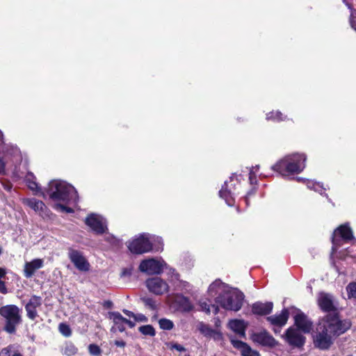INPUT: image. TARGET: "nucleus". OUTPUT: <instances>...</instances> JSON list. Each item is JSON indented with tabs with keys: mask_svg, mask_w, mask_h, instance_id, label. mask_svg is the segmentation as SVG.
Segmentation results:
<instances>
[{
	"mask_svg": "<svg viewBox=\"0 0 356 356\" xmlns=\"http://www.w3.org/2000/svg\"><path fill=\"white\" fill-rule=\"evenodd\" d=\"M0 356H22L21 353L13 346L3 348L0 351Z\"/></svg>",
	"mask_w": 356,
	"mask_h": 356,
	"instance_id": "obj_31",
	"label": "nucleus"
},
{
	"mask_svg": "<svg viewBox=\"0 0 356 356\" xmlns=\"http://www.w3.org/2000/svg\"><path fill=\"white\" fill-rule=\"evenodd\" d=\"M168 270V275L170 277L171 281H177L179 280V274L176 271V270L172 267H170L168 265V268H165Z\"/></svg>",
	"mask_w": 356,
	"mask_h": 356,
	"instance_id": "obj_37",
	"label": "nucleus"
},
{
	"mask_svg": "<svg viewBox=\"0 0 356 356\" xmlns=\"http://www.w3.org/2000/svg\"><path fill=\"white\" fill-rule=\"evenodd\" d=\"M343 3H346V5L348 7V8L351 9V6H350V4H349V3H348L346 2V0H343Z\"/></svg>",
	"mask_w": 356,
	"mask_h": 356,
	"instance_id": "obj_55",
	"label": "nucleus"
},
{
	"mask_svg": "<svg viewBox=\"0 0 356 356\" xmlns=\"http://www.w3.org/2000/svg\"><path fill=\"white\" fill-rule=\"evenodd\" d=\"M220 325L216 323V328L211 327L209 324L199 321L196 324V330L206 339H213L215 341H221L223 339Z\"/></svg>",
	"mask_w": 356,
	"mask_h": 356,
	"instance_id": "obj_8",
	"label": "nucleus"
},
{
	"mask_svg": "<svg viewBox=\"0 0 356 356\" xmlns=\"http://www.w3.org/2000/svg\"><path fill=\"white\" fill-rule=\"evenodd\" d=\"M77 351V348L72 343L67 344L64 350L65 353L69 356L76 354Z\"/></svg>",
	"mask_w": 356,
	"mask_h": 356,
	"instance_id": "obj_39",
	"label": "nucleus"
},
{
	"mask_svg": "<svg viewBox=\"0 0 356 356\" xmlns=\"http://www.w3.org/2000/svg\"><path fill=\"white\" fill-rule=\"evenodd\" d=\"M350 326L349 321H341L337 314H327L319 320L312 333L314 346L321 350L329 348L334 338L343 334Z\"/></svg>",
	"mask_w": 356,
	"mask_h": 356,
	"instance_id": "obj_1",
	"label": "nucleus"
},
{
	"mask_svg": "<svg viewBox=\"0 0 356 356\" xmlns=\"http://www.w3.org/2000/svg\"><path fill=\"white\" fill-rule=\"evenodd\" d=\"M85 222L92 231L97 234H102L107 229L106 219L97 214H90L86 218Z\"/></svg>",
	"mask_w": 356,
	"mask_h": 356,
	"instance_id": "obj_12",
	"label": "nucleus"
},
{
	"mask_svg": "<svg viewBox=\"0 0 356 356\" xmlns=\"http://www.w3.org/2000/svg\"><path fill=\"white\" fill-rule=\"evenodd\" d=\"M68 257L79 270L87 272L90 270V263L79 250L70 248L68 250Z\"/></svg>",
	"mask_w": 356,
	"mask_h": 356,
	"instance_id": "obj_11",
	"label": "nucleus"
},
{
	"mask_svg": "<svg viewBox=\"0 0 356 356\" xmlns=\"http://www.w3.org/2000/svg\"><path fill=\"white\" fill-rule=\"evenodd\" d=\"M259 170V166L256 165L254 167H252L250 170V176L249 179L251 184H255L257 182L256 180V174Z\"/></svg>",
	"mask_w": 356,
	"mask_h": 356,
	"instance_id": "obj_40",
	"label": "nucleus"
},
{
	"mask_svg": "<svg viewBox=\"0 0 356 356\" xmlns=\"http://www.w3.org/2000/svg\"><path fill=\"white\" fill-rule=\"evenodd\" d=\"M145 286L149 292L157 296L165 294L170 291L169 284L160 277L148 278L145 281Z\"/></svg>",
	"mask_w": 356,
	"mask_h": 356,
	"instance_id": "obj_9",
	"label": "nucleus"
},
{
	"mask_svg": "<svg viewBox=\"0 0 356 356\" xmlns=\"http://www.w3.org/2000/svg\"><path fill=\"white\" fill-rule=\"evenodd\" d=\"M159 325L160 328L163 330H171L174 327L173 322L171 320L165 318L159 319Z\"/></svg>",
	"mask_w": 356,
	"mask_h": 356,
	"instance_id": "obj_33",
	"label": "nucleus"
},
{
	"mask_svg": "<svg viewBox=\"0 0 356 356\" xmlns=\"http://www.w3.org/2000/svg\"><path fill=\"white\" fill-rule=\"evenodd\" d=\"M179 281V288L181 289V290H185L186 291H189L191 289V284L186 282V281H182V280H178Z\"/></svg>",
	"mask_w": 356,
	"mask_h": 356,
	"instance_id": "obj_42",
	"label": "nucleus"
},
{
	"mask_svg": "<svg viewBox=\"0 0 356 356\" xmlns=\"http://www.w3.org/2000/svg\"><path fill=\"white\" fill-rule=\"evenodd\" d=\"M273 303L271 302H256L253 304L252 310V312L258 315H266L271 312L273 309Z\"/></svg>",
	"mask_w": 356,
	"mask_h": 356,
	"instance_id": "obj_26",
	"label": "nucleus"
},
{
	"mask_svg": "<svg viewBox=\"0 0 356 356\" xmlns=\"http://www.w3.org/2000/svg\"><path fill=\"white\" fill-rule=\"evenodd\" d=\"M235 185L236 180L230 177L229 181H225L222 188L219 191L220 197L225 200L228 206H232L234 204V193Z\"/></svg>",
	"mask_w": 356,
	"mask_h": 356,
	"instance_id": "obj_13",
	"label": "nucleus"
},
{
	"mask_svg": "<svg viewBox=\"0 0 356 356\" xmlns=\"http://www.w3.org/2000/svg\"><path fill=\"white\" fill-rule=\"evenodd\" d=\"M114 343L115 346H117L118 347H122V348L124 347L126 345V343L122 340H120V341L116 340V341H115Z\"/></svg>",
	"mask_w": 356,
	"mask_h": 356,
	"instance_id": "obj_49",
	"label": "nucleus"
},
{
	"mask_svg": "<svg viewBox=\"0 0 356 356\" xmlns=\"http://www.w3.org/2000/svg\"><path fill=\"white\" fill-rule=\"evenodd\" d=\"M44 266L42 259H34L31 261L26 262L24 268V275L26 278L31 277L35 271Z\"/></svg>",
	"mask_w": 356,
	"mask_h": 356,
	"instance_id": "obj_19",
	"label": "nucleus"
},
{
	"mask_svg": "<svg viewBox=\"0 0 356 356\" xmlns=\"http://www.w3.org/2000/svg\"><path fill=\"white\" fill-rule=\"evenodd\" d=\"M306 186L308 188L318 192L320 194H323V192L325 191V188L319 182H315L312 180L305 181Z\"/></svg>",
	"mask_w": 356,
	"mask_h": 356,
	"instance_id": "obj_29",
	"label": "nucleus"
},
{
	"mask_svg": "<svg viewBox=\"0 0 356 356\" xmlns=\"http://www.w3.org/2000/svg\"><path fill=\"white\" fill-rule=\"evenodd\" d=\"M251 339L261 346L273 348L277 344V341L267 331L261 330L252 334Z\"/></svg>",
	"mask_w": 356,
	"mask_h": 356,
	"instance_id": "obj_14",
	"label": "nucleus"
},
{
	"mask_svg": "<svg viewBox=\"0 0 356 356\" xmlns=\"http://www.w3.org/2000/svg\"><path fill=\"white\" fill-rule=\"evenodd\" d=\"M163 245L161 237L144 233L132 239L129 243L128 248L132 253L143 254L151 251H161Z\"/></svg>",
	"mask_w": 356,
	"mask_h": 356,
	"instance_id": "obj_4",
	"label": "nucleus"
},
{
	"mask_svg": "<svg viewBox=\"0 0 356 356\" xmlns=\"http://www.w3.org/2000/svg\"><path fill=\"white\" fill-rule=\"evenodd\" d=\"M9 154L7 153L4 156L0 155V175L6 173V166L8 163Z\"/></svg>",
	"mask_w": 356,
	"mask_h": 356,
	"instance_id": "obj_36",
	"label": "nucleus"
},
{
	"mask_svg": "<svg viewBox=\"0 0 356 356\" xmlns=\"http://www.w3.org/2000/svg\"><path fill=\"white\" fill-rule=\"evenodd\" d=\"M123 312H124V313L126 315H127V316H129V317H134V315H135L134 313H132L131 312H129V311H128V310H124Z\"/></svg>",
	"mask_w": 356,
	"mask_h": 356,
	"instance_id": "obj_51",
	"label": "nucleus"
},
{
	"mask_svg": "<svg viewBox=\"0 0 356 356\" xmlns=\"http://www.w3.org/2000/svg\"><path fill=\"white\" fill-rule=\"evenodd\" d=\"M0 314L6 321L5 330L14 332L21 321L19 309L16 305H8L0 308Z\"/></svg>",
	"mask_w": 356,
	"mask_h": 356,
	"instance_id": "obj_6",
	"label": "nucleus"
},
{
	"mask_svg": "<svg viewBox=\"0 0 356 356\" xmlns=\"http://www.w3.org/2000/svg\"><path fill=\"white\" fill-rule=\"evenodd\" d=\"M294 321L298 330L302 332L309 333L312 330V323L303 313L298 312L294 316Z\"/></svg>",
	"mask_w": 356,
	"mask_h": 356,
	"instance_id": "obj_18",
	"label": "nucleus"
},
{
	"mask_svg": "<svg viewBox=\"0 0 356 356\" xmlns=\"http://www.w3.org/2000/svg\"><path fill=\"white\" fill-rule=\"evenodd\" d=\"M0 292L3 294L7 293V289L3 281H0Z\"/></svg>",
	"mask_w": 356,
	"mask_h": 356,
	"instance_id": "obj_48",
	"label": "nucleus"
},
{
	"mask_svg": "<svg viewBox=\"0 0 356 356\" xmlns=\"http://www.w3.org/2000/svg\"><path fill=\"white\" fill-rule=\"evenodd\" d=\"M168 264L161 258H148L140 263L138 269L140 272L149 275H161Z\"/></svg>",
	"mask_w": 356,
	"mask_h": 356,
	"instance_id": "obj_7",
	"label": "nucleus"
},
{
	"mask_svg": "<svg viewBox=\"0 0 356 356\" xmlns=\"http://www.w3.org/2000/svg\"><path fill=\"white\" fill-rule=\"evenodd\" d=\"M58 329L60 332L65 337H70L72 334L70 326L65 323H60Z\"/></svg>",
	"mask_w": 356,
	"mask_h": 356,
	"instance_id": "obj_38",
	"label": "nucleus"
},
{
	"mask_svg": "<svg viewBox=\"0 0 356 356\" xmlns=\"http://www.w3.org/2000/svg\"><path fill=\"white\" fill-rule=\"evenodd\" d=\"M350 23L351 27L356 31V13H351Z\"/></svg>",
	"mask_w": 356,
	"mask_h": 356,
	"instance_id": "obj_43",
	"label": "nucleus"
},
{
	"mask_svg": "<svg viewBox=\"0 0 356 356\" xmlns=\"http://www.w3.org/2000/svg\"><path fill=\"white\" fill-rule=\"evenodd\" d=\"M297 179H298V181H306L303 178H300V177L298 178Z\"/></svg>",
	"mask_w": 356,
	"mask_h": 356,
	"instance_id": "obj_56",
	"label": "nucleus"
},
{
	"mask_svg": "<svg viewBox=\"0 0 356 356\" xmlns=\"http://www.w3.org/2000/svg\"><path fill=\"white\" fill-rule=\"evenodd\" d=\"M172 298H173V297H172V296H167V302H168L169 304H171V303H172Z\"/></svg>",
	"mask_w": 356,
	"mask_h": 356,
	"instance_id": "obj_53",
	"label": "nucleus"
},
{
	"mask_svg": "<svg viewBox=\"0 0 356 356\" xmlns=\"http://www.w3.org/2000/svg\"><path fill=\"white\" fill-rule=\"evenodd\" d=\"M306 160L307 156L303 153L289 154L277 161L271 168L282 177L289 178L303 171Z\"/></svg>",
	"mask_w": 356,
	"mask_h": 356,
	"instance_id": "obj_3",
	"label": "nucleus"
},
{
	"mask_svg": "<svg viewBox=\"0 0 356 356\" xmlns=\"http://www.w3.org/2000/svg\"><path fill=\"white\" fill-rule=\"evenodd\" d=\"M284 337L289 344L296 347H301L305 342V337L294 327L287 329Z\"/></svg>",
	"mask_w": 356,
	"mask_h": 356,
	"instance_id": "obj_15",
	"label": "nucleus"
},
{
	"mask_svg": "<svg viewBox=\"0 0 356 356\" xmlns=\"http://www.w3.org/2000/svg\"><path fill=\"white\" fill-rule=\"evenodd\" d=\"M175 299L178 302L181 309L184 312H190L193 309V305L188 298L180 294H176Z\"/></svg>",
	"mask_w": 356,
	"mask_h": 356,
	"instance_id": "obj_27",
	"label": "nucleus"
},
{
	"mask_svg": "<svg viewBox=\"0 0 356 356\" xmlns=\"http://www.w3.org/2000/svg\"><path fill=\"white\" fill-rule=\"evenodd\" d=\"M139 331L144 335L154 337L156 334L155 330L151 325L140 326Z\"/></svg>",
	"mask_w": 356,
	"mask_h": 356,
	"instance_id": "obj_35",
	"label": "nucleus"
},
{
	"mask_svg": "<svg viewBox=\"0 0 356 356\" xmlns=\"http://www.w3.org/2000/svg\"><path fill=\"white\" fill-rule=\"evenodd\" d=\"M318 304L320 308L325 312L331 311L334 307L332 296L323 292L318 296Z\"/></svg>",
	"mask_w": 356,
	"mask_h": 356,
	"instance_id": "obj_22",
	"label": "nucleus"
},
{
	"mask_svg": "<svg viewBox=\"0 0 356 356\" xmlns=\"http://www.w3.org/2000/svg\"><path fill=\"white\" fill-rule=\"evenodd\" d=\"M199 310L207 314L211 312L217 314L219 312V305L218 304H212L211 300L207 298H202L198 301Z\"/></svg>",
	"mask_w": 356,
	"mask_h": 356,
	"instance_id": "obj_23",
	"label": "nucleus"
},
{
	"mask_svg": "<svg viewBox=\"0 0 356 356\" xmlns=\"http://www.w3.org/2000/svg\"><path fill=\"white\" fill-rule=\"evenodd\" d=\"M13 157L16 162L21 160V156L19 154V149L17 148L13 149Z\"/></svg>",
	"mask_w": 356,
	"mask_h": 356,
	"instance_id": "obj_44",
	"label": "nucleus"
},
{
	"mask_svg": "<svg viewBox=\"0 0 356 356\" xmlns=\"http://www.w3.org/2000/svg\"><path fill=\"white\" fill-rule=\"evenodd\" d=\"M130 274H131L130 271L127 270H124L122 273V275H124V276L127 275H130Z\"/></svg>",
	"mask_w": 356,
	"mask_h": 356,
	"instance_id": "obj_54",
	"label": "nucleus"
},
{
	"mask_svg": "<svg viewBox=\"0 0 356 356\" xmlns=\"http://www.w3.org/2000/svg\"><path fill=\"white\" fill-rule=\"evenodd\" d=\"M229 286L223 283L220 280H216L208 287L207 295L211 298H215V302L218 296H222Z\"/></svg>",
	"mask_w": 356,
	"mask_h": 356,
	"instance_id": "obj_17",
	"label": "nucleus"
},
{
	"mask_svg": "<svg viewBox=\"0 0 356 356\" xmlns=\"http://www.w3.org/2000/svg\"><path fill=\"white\" fill-rule=\"evenodd\" d=\"M1 137H2V133H1V131H0V138H1Z\"/></svg>",
	"mask_w": 356,
	"mask_h": 356,
	"instance_id": "obj_57",
	"label": "nucleus"
},
{
	"mask_svg": "<svg viewBox=\"0 0 356 356\" xmlns=\"http://www.w3.org/2000/svg\"><path fill=\"white\" fill-rule=\"evenodd\" d=\"M244 300L243 293L237 289L229 286L222 296H218L216 304L226 310L237 312L241 309Z\"/></svg>",
	"mask_w": 356,
	"mask_h": 356,
	"instance_id": "obj_5",
	"label": "nucleus"
},
{
	"mask_svg": "<svg viewBox=\"0 0 356 356\" xmlns=\"http://www.w3.org/2000/svg\"><path fill=\"white\" fill-rule=\"evenodd\" d=\"M46 193L55 202L54 208L62 213H73L69 205L76 204L78 201L77 191L73 186L61 180H52L49 183Z\"/></svg>",
	"mask_w": 356,
	"mask_h": 356,
	"instance_id": "obj_2",
	"label": "nucleus"
},
{
	"mask_svg": "<svg viewBox=\"0 0 356 356\" xmlns=\"http://www.w3.org/2000/svg\"><path fill=\"white\" fill-rule=\"evenodd\" d=\"M125 323L127 325H128L130 327H133L135 326V323L134 322H132V321H131L129 320H127V322H125Z\"/></svg>",
	"mask_w": 356,
	"mask_h": 356,
	"instance_id": "obj_52",
	"label": "nucleus"
},
{
	"mask_svg": "<svg viewBox=\"0 0 356 356\" xmlns=\"http://www.w3.org/2000/svg\"><path fill=\"white\" fill-rule=\"evenodd\" d=\"M348 299L356 301V282H350L346 287Z\"/></svg>",
	"mask_w": 356,
	"mask_h": 356,
	"instance_id": "obj_30",
	"label": "nucleus"
},
{
	"mask_svg": "<svg viewBox=\"0 0 356 356\" xmlns=\"http://www.w3.org/2000/svg\"><path fill=\"white\" fill-rule=\"evenodd\" d=\"M26 181L27 183L28 187L32 191H38L39 187L36 181H35V177L32 174H29L26 176Z\"/></svg>",
	"mask_w": 356,
	"mask_h": 356,
	"instance_id": "obj_34",
	"label": "nucleus"
},
{
	"mask_svg": "<svg viewBox=\"0 0 356 356\" xmlns=\"http://www.w3.org/2000/svg\"><path fill=\"white\" fill-rule=\"evenodd\" d=\"M134 318L137 321H141V322H146V321H147V317L143 315V314L134 315Z\"/></svg>",
	"mask_w": 356,
	"mask_h": 356,
	"instance_id": "obj_45",
	"label": "nucleus"
},
{
	"mask_svg": "<svg viewBox=\"0 0 356 356\" xmlns=\"http://www.w3.org/2000/svg\"><path fill=\"white\" fill-rule=\"evenodd\" d=\"M289 318V312L287 309H283L280 314L268 316L267 320L273 325L283 326Z\"/></svg>",
	"mask_w": 356,
	"mask_h": 356,
	"instance_id": "obj_25",
	"label": "nucleus"
},
{
	"mask_svg": "<svg viewBox=\"0 0 356 356\" xmlns=\"http://www.w3.org/2000/svg\"><path fill=\"white\" fill-rule=\"evenodd\" d=\"M42 305V299L40 297L33 296L31 298L29 302L26 305V310L28 317L34 320L38 316L37 308Z\"/></svg>",
	"mask_w": 356,
	"mask_h": 356,
	"instance_id": "obj_20",
	"label": "nucleus"
},
{
	"mask_svg": "<svg viewBox=\"0 0 356 356\" xmlns=\"http://www.w3.org/2000/svg\"><path fill=\"white\" fill-rule=\"evenodd\" d=\"M247 324L243 320L233 319L228 323V327L239 337H245Z\"/></svg>",
	"mask_w": 356,
	"mask_h": 356,
	"instance_id": "obj_24",
	"label": "nucleus"
},
{
	"mask_svg": "<svg viewBox=\"0 0 356 356\" xmlns=\"http://www.w3.org/2000/svg\"><path fill=\"white\" fill-rule=\"evenodd\" d=\"M233 346L240 350L242 356H259V353L252 349L247 343L234 339H231Z\"/></svg>",
	"mask_w": 356,
	"mask_h": 356,
	"instance_id": "obj_21",
	"label": "nucleus"
},
{
	"mask_svg": "<svg viewBox=\"0 0 356 356\" xmlns=\"http://www.w3.org/2000/svg\"><path fill=\"white\" fill-rule=\"evenodd\" d=\"M88 351L93 356H99L102 353L100 348L95 344H90Z\"/></svg>",
	"mask_w": 356,
	"mask_h": 356,
	"instance_id": "obj_41",
	"label": "nucleus"
},
{
	"mask_svg": "<svg viewBox=\"0 0 356 356\" xmlns=\"http://www.w3.org/2000/svg\"><path fill=\"white\" fill-rule=\"evenodd\" d=\"M6 270L4 268H0V281L6 275Z\"/></svg>",
	"mask_w": 356,
	"mask_h": 356,
	"instance_id": "obj_50",
	"label": "nucleus"
},
{
	"mask_svg": "<svg viewBox=\"0 0 356 356\" xmlns=\"http://www.w3.org/2000/svg\"><path fill=\"white\" fill-rule=\"evenodd\" d=\"M286 117L283 115V114L280 111H272L266 114V120H273L275 122H280L285 120Z\"/></svg>",
	"mask_w": 356,
	"mask_h": 356,
	"instance_id": "obj_32",
	"label": "nucleus"
},
{
	"mask_svg": "<svg viewBox=\"0 0 356 356\" xmlns=\"http://www.w3.org/2000/svg\"><path fill=\"white\" fill-rule=\"evenodd\" d=\"M22 202L25 205L32 209L42 218L49 216V211L42 201L35 197H31L24 199Z\"/></svg>",
	"mask_w": 356,
	"mask_h": 356,
	"instance_id": "obj_16",
	"label": "nucleus"
},
{
	"mask_svg": "<svg viewBox=\"0 0 356 356\" xmlns=\"http://www.w3.org/2000/svg\"><path fill=\"white\" fill-rule=\"evenodd\" d=\"M146 305H148L152 309H155V303L151 298H147L145 300Z\"/></svg>",
	"mask_w": 356,
	"mask_h": 356,
	"instance_id": "obj_46",
	"label": "nucleus"
},
{
	"mask_svg": "<svg viewBox=\"0 0 356 356\" xmlns=\"http://www.w3.org/2000/svg\"><path fill=\"white\" fill-rule=\"evenodd\" d=\"M111 318L114 322L115 326L120 332H123L125 330V322L127 319L124 318L120 313L113 312L111 314Z\"/></svg>",
	"mask_w": 356,
	"mask_h": 356,
	"instance_id": "obj_28",
	"label": "nucleus"
},
{
	"mask_svg": "<svg viewBox=\"0 0 356 356\" xmlns=\"http://www.w3.org/2000/svg\"><path fill=\"white\" fill-rule=\"evenodd\" d=\"M172 348L179 351V352H183L185 350L184 347L178 343L173 344Z\"/></svg>",
	"mask_w": 356,
	"mask_h": 356,
	"instance_id": "obj_47",
	"label": "nucleus"
},
{
	"mask_svg": "<svg viewBox=\"0 0 356 356\" xmlns=\"http://www.w3.org/2000/svg\"><path fill=\"white\" fill-rule=\"evenodd\" d=\"M353 235L351 229L348 225H342L337 228L333 233L332 241V250L335 251L341 245V240L348 241L353 239Z\"/></svg>",
	"mask_w": 356,
	"mask_h": 356,
	"instance_id": "obj_10",
	"label": "nucleus"
}]
</instances>
